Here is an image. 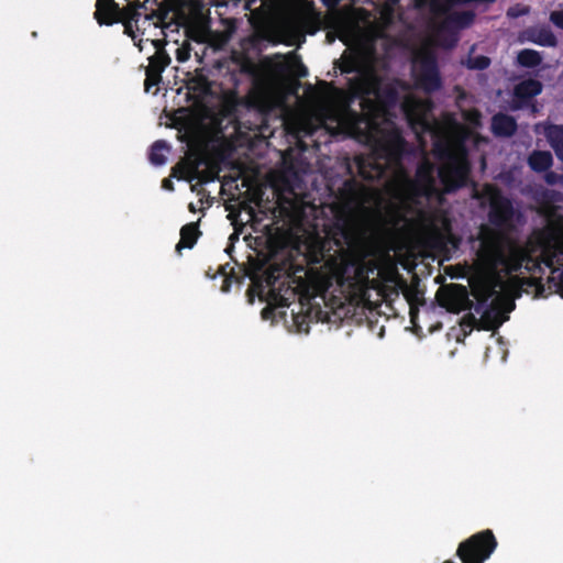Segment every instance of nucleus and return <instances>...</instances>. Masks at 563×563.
I'll use <instances>...</instances> for the list:
<instances>
[{
	"label": "nucleus",
	"mask_w": 563,
	"mask_h": 563,
	"mask_svg": "<svg viewBox=\"0 0 563 563\" xmlns=\"http://www.w3.org/2000/svg\"><path fill=\"white\" fill-rule=\"evenodd\" d=\"M184 12L183 10H175L174 4L170 2L157 3L154 0L150 5L148 11L143 15H140V31L142 34L146 31V25H153L155 29L161 27L163 31L167 29L176 30V23L178 22V13Z\"/></svg>",
	"instance_id": "obj_5"
},
{
	"label": "nucleus",
	"mask_w": 563,
	"mask_h": 563,
	"mask_svg": "<svg viewBox=\"0 0 563 563\" xmlns=\"http://www.w3.org/2000/svg\"><path fill=\"white\" fill-rule=\"evenodd\" d=\"M476 197L489 206V222L496 229L482 225L472 239L468 283L482 328L494 330L508 320L515 307L505 280L512 272L536 273L544 266L563 297V216L544 210V227L534 230L522 245L509 235L521 220L511 201L492 185L484 186Z\"/></svg>",
	"instance_id": "obj_2"
},
{
	"label": "nucleus",
	"mask_w": 563,
	"mask_h": 563,
	"mask_svg": "<svg viewBox=\"0 0 563 563\" xmlns=\"http://www.w3.org/2000/svg\"><path fill=\"white\" fill-rule=\"evenodd\" d=\"M176 30L184 27L186 36L197 43L212 42L210 20L200 10L194 9L190 12H179Z\"/></svg>",
	"instance_id": "obj_6"
},
{
	"label": "nucleus",
	"mask_w": 563,
	"mask_h": 563,
	"mask_svg": "<svg viewBox=\"0 0 563 563\" xmlns=\"http://www.w3.org/2000/svg\"><path fill=\"white\" fill-rule=\"evenodd\" d=\"M527 11H528L527 9H523V10H520V11H519V10H516L515 8H510V9L508 10V15H510V16H512V18H517V16H519L520 14H525V13H527Z\"/></svg>",
	"instance_id": "obj_22"
},
{
	"label": "nucleus",
	"mask_w": 563,
	"mask_h": 563,
	"mask_svg": "<svg viewBox=\"0 0 563 563\" xmlns=\"http://www.w3.org/2000/svg\"><path fill=\"white\" fill-rule=\"evenodd\" d=\"M162 187L164 189H167V190H173L174 189L173 181L170 179H164L163 184H162Z\"/></svg>",
	"instance_id": "obj_23"
},
{
	"label": "nucleus",
	"mask_w": 563,
	"mask_h": 563,
	"mask_svg": "<svg viewBox=\"0 0 563 563\" xmlns=\"http://www.w3.org/2000/svg\"><path fill=\"white\" fill-rule=\"evenodd\" d=\"M170 151V146L165 141H156L150 152V161L153 165L162 166L166 163V154Z\"/></svg>",
	"instance_id": "obj_13"
},
{
	"label": "nucleus",
	"mask_w": 563,
	"mask_h": 563,
	"mask_svg": "<svg viewBox=\"0 0 563 563\" xmlns=\"http://www.w3.org/2000/svg\"><path fill=\"white\" fill-rule=\"evenodd\" d=\"M198 236V229L196 224L189 223L180 230V241L176 245V250L179 252L183 247H192Z\"/></svg>",
	"instance_id": "obj_14"
},
{
	"label": "nucleus",
	"mask_w": 563,
	"mask_h": 563,
	"mask_svg": "<svg viewBox=\"0 0 563 563\" xmlns=\"http://www.w3.org/2000/svg\"><path fill=\"white\" fill-rule=\"evenodd\" d=\"M545 180L548 184H555V183H560V176H558L556 174L554 173H548L545 175Z\"/></svg>",
	"instance_id": "obj_21"
},
{
	"label": "nucleus",
	"mask_w": 563,
	"mask_h": 563,
	"mask_svg": "<svg viewBox=\"0 0 563 563\" xmlns=\"http://www.w3.org/2000/svg\"><path fill=\"white\" fill-rule=\"evenodd\" d=\"M550 20L559 27L563 29V10L553 11L550 15Z\"/></svg>",
	"instance_id": "obj_20"
},
{
	"label": "nucleus",
	"mask_w": 563,
	"mask_h": 563,
	"mask_svg": "<svg viewBox=\"0 0 563 563\" xmlns=\"http://www.w3.org/2000/svg\"><path fill=\"white\" fill-rule=\"evenodd\" d=\"M275 58L278 59L274 65L275 71L278 74L284 73L288 68L284 55L277 54L275 55Z\"/></svg>",
	"instance_id": "obj_19"
},
{
	"label": "nucleus",
	"mask_w": 563,
	"mask_h": 563,
	"mask_svg": "<svg viewBox=\"0 0 563 563\" xmlns=\"http://www.w3.org/2000/svg\"><path fill=\"white\" fill-rule=\"evenodd\" d=\"M467 67L472 69H485L489 66V58L486 56H470L467 58Z\"/></svg>",
	"instance_id": "obj_17"
},
{
	"label": "nucleus",
	"mask_w": 563,
	"mask_h": 563,
	"mask_svg": "<svg viewBox=\"0 0 563 563\" xmlns=\"http://www.w3.org/2000/svg\"><path fill=\"white\" fill-rule=\"evenodd\" d=\"M515 120L507 114H496L492 121V129L496 135L510 136L516 131Z\"/></svg>",
	"instance_id": "obj_11"
},
{
	"label": "nucleus",
	"mask_w": 563,
	"mask_h": 563,
	"mask_svg": "<svg viewBox=\"0 0 563 563\" xmlns=\"http://www.w3.org/2000/svg\"><path fill=\"white\" fill-rule=\"evenodd\" d=\"M536 131L538 133L544 134L548 142L550 143L552 148L555 151L558 158L563 162V126L540 123V124H537Z\"/></svg>",
	"instance_id": "obj_8"
},
{
	"label": "nucleus",
	"mask_w": 563,
	"mask_h": 563,
	"mask_svg": "<svg viewBox=\"0 0 563 563\" xmlns=\"http://www.w3.org/2000/svg\"><path fill=\"white\" fill-rule=\"evenodd\" d=\"M151 44L156 48V52L153 56L148 58V66L146 67V79H145V90L150 91V87L152 85H157L161 80L162 71L169 65L170 57L166 52L158 47L157 40H151Z\"/></svg>",
	"instance_id": "obj_7"
},
{
	"label": "nucleus",
	"mask_w": 563,
	"mask_h": 563,
	"mask_svg": "<svg viewBox=\"0 0 563 563\" xmlns=\"http://www.w3.org/2000/svg\"><path fill=\"white\" fill-rule=\"evenodd\" d=\"M552 155L547 151H534L529 156V166L536 172L547 170L552 165Z\"/></svg>",
	"instance_id": "obj_12"
},
{
	"label": "nucleus",
	"mask_w": 563,
	"mask_h": 563,
	"mask_svg": "<svg viewBox=\"0 0 563 563\" xmlns=\"http://www.w3.org/2000/svg\"><path fill=\"white\" fill-rule=\"evenodd\" d=\"M541 90L542 86L538 80L528 79L519 82L515 88V107H521L522 103L529 101L531 98L539 95Z\"/></svg>",
	"instance_id": "obj_9"
},
{
	"label": "nucleus",
	"mask_w": 563,
	"mask_h": 563,
	"mask_svg": "<svg viewBox=\"0 0 563 563\" xmlns=\"http://www.w3.org/2000/svg\"><path fill=\"white\" fill-rule=\"evenodd\" d=\"M257 0H249L246 3V9L252 10L253 5ZM262 13L265 15H274L278 9V3L276 0H260Z\"/></svg>",
	"instance_id": "obj_16"
},
{
	"label": "nucleus",
	"mask_w": 563,
	"mask_h": 563,
	"mask_svg": "<svg viewBox=\"0 0 563 563\" xmlns=\"http://www.w3.org/2000/svg\"><path fill=\"white\" fill-rule=\"evenodd\" d=\"M518 63L525 67H536L541 63V56L537 51L522 49L518 54Z\"/></svg>",
	"instance_id": "obj_15"
},
{
	"label": "nucleus",
	"mask_w": 563,
	"mask_h": 563,
	"mask_svg": "<svg viewBox=\"0 0 563 563\" xmlns=\"http://www.w3.org/2000/svg\"><path fill=\"white\" fill-rule=\"evenodd\" d=\"M191 46L189 43H184L176 49V59L179 63L187 62L190 58Z\"/></svg>",
	"instance_id": "obj_18"
},
{
	"label": "nucleus",
	"mask_w": 563,
	"mask_h": 563,
	"mask_svg": "<svg viewBox=\"0 0 563 563\" xmlns=\"http://www.w3.org/2000/svg\"><path fill=\"white\" fill-rule=\"evenodd\" d=\"M523 40L536 43L541 46H555L556 38L547 26H537L527 29L523 32Z\"/></svg>",
	"instance_id": "obj_10"
},
{
	"label": "nucleus",
	"mask_w": 563,
	"mask_h": 563,
	"mask_svg": "<svg viewBox=\"0 0 563 563\" xmlns=\"http://www.w3.org/2000/svg\"><path fill=\"white\" fill-rule=\"evenodd\" d=\"M269 313H272V310H271V309H264V310H263V317H264L265 319H267V318H268V314H269Z\"/></svg>",
	"instance_id": "obj_24"
},
{
	"label": "nucleus",
	"mask_w": 563,
	"mask_h": 563,
	"mask_svg": "<svg viewBox=\"0 0 563 563\" xmlns=\"http://www.w3.org/2000/svg\"><path fill=\"white\" fill-rule=\"evenodd\" d=\"M444 563H453V562H452V561H446V562H444Z\"/></svg>",
	"instance_id": "obj_26"
},
{
	"label": "nucleus",
	"mask_w": 563,
	"mask_h": 563,
	"mask_svg": "<svg viewBox=\"0 0 563 563\" xmlns=\"http://www.w3.org/2000/svg\"><path fill=\"white\" fill-rule=\"evenodd\" d=\"M150 0H130V5L121 9L114 2V0H98L96 4L95 18L100 24H113L115 22H122L125 29V33L131 35L133 38L136 37L135 31H140V15L139 9L141 7L147 8Z\"/></svg>",
	"instance_id": "obj_3"
},
{
	"label": "nucleus",
	"mask_w": 563,
	"mask_h": 563,
	"mask_svg": "<svg viewBox=\"0 0 563 563\" xmlns=\"http://www.w3.org/2000/svg\"><path fill=\"white\" fill-rule=\"evenodd\" d=\"M560 183L563 184V175L560 176Z\"/></svg>",
	"instance_id": "obj_25"
},
{
	"label": "nucleus",
	"mask_w": 563,
	"mask_h": 563,
	"mask_svg": "<svg viewBox=\"0 0 563 563\" xmlns=\"http://www.w3.org/2000/svg\"><path fill=\"white\" fill-rule=\"evenodd\" d=\"M496 547L497 541L493 532L484 530L460 543L456 555L462 563H484Z\"/></svg>",
	"instance_id": "obj_4"
},
{
	"label": "nucleus",
	"mask_w": 563,
	"mask_h": 563,
	"mask_svg": "<svg viewBox=\"0 0 563 563\" xmlns=\"http://www.w3.org/2000/svg\"><path fill=\"white\" fill-rule=\"evenodd\" d=\"M343 71L354 73L345 104L318 115L301 113L287 122L297 137L324 129L331 136H351L369 147L368 156L355 157L354 167L364 179L382 181L388 199L384 200L380 190L354 179L344 183L332 207L334 223L328 231L339 252L356 247L372 225L390 234L402 233L423 217L426 208L441 206L443 194L466 185L468 151L485 142L474 131L481 121L478 111L462 110L467 125L453 113L438 120L428 99L408 95L399 110L422 147L416 177L411 178L405 164L417 154L407 150L391 119L395 92L383 88L371 66Z\"/></svg>",
	"instance_id": "obj_1"
}]
</instances>
